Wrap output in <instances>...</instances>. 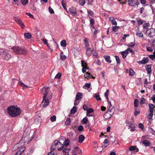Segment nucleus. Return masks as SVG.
Masks as SVG:
<instances>
[{
  "instance_id": "nucleus-1",
  "label": "nucleus",
  "mask_w": 155,
  "mask_h": 155,
  "mask_svg": "<svg viewBox=\"0 0 155 155\" xmlns=\"http://www.w3.org/2000/svg\"><path fill=\"white\" fill-rule=\"evenodd\" d=\"M21 110L19 107L12 106L8 108V114L12 117H16L20 114Z\"/></svg>"
},
{
  "instance_id": "nucleus-2",
  "label": "nucleus",
  "mask_w": 155,
  "mask_h": 155,
  "mask_svg": "<svg viewBox=\"0 0 155 155\" xmlns=\"http://www.w3.org/2000/svg\"><path fill=\"white\" fill-rule=\"evenodd\" d=\"M25 143V141L21 140L18 143H17L15 145L14 148L18 150L15 155H20L22 154L25 149V147L24 146Z\"/></svg>"
},
{
  "instance_id": "nucleus-3",
  "label": "nucleus",
  "mask_w": 155,
  "mask_h": 155,
  "mask_svg": "<svg viewBox=\"0 0 155 155\" xmlns=\"http://www.w3.org/2000/svg\"><path fill=\"white\" fill-rule=\"evenodd\" d=\"M48 87H44L42 88L40 90V92L43 93L44 94L43 101L41 102L42 105L44 107H46L49 104L48 100L47 99H46L47 94L48 92Z\"/></svg>"
},
{
  "instance_id": "nucleus-4",
  "label": "nucleus",
  "mask_w": 155,
  "mask_h": 155,
  "mask_svg": "<svg viewBox=\"0 0 155 155\" xmlns=\"http://www.w3.org/2000/svg\"><path fill=\"white\" fill-rule=\"evenodd\" d=\"M12 49L13 52L18 54L25 55L27 54V51L22 47L15 46L12 47Z\"/></svg>"
},
{
  "instance_id": "nucleus-5",
  "label": "nucleus",
  "mask_w": 155,
  "mask_h": 155,
  "mask_svg": "<svg viewBox=\"0 0 155 155\" xmlns=\"http://www.w3.org/2000/svg\"><path fill=\"white\" fill-rule=\"evenodd\" d=\"M0 55L3 59L8 60L11 58V55L7 51L3 49L0 50Z\"/></svg>"
},
{
  "instance_id": "nucleus-6",
  "label": "nucleus",
  "mask_w": 155,
  "mask_h": 155,
  "mask_svg": "<svg viewBox=\"0 0 155 155\" xmlns=\"http://www.w3.org/2000/svg\"><path fill=\"white\" fill-rule=\"evenodd\" d=\"M30 131L28 130H26L25 131L23 135V137L21 140L26 142L28 140L30 136Z\"/></svg>"
},
{
  "instance_id": "nucleus-7",
  "label": "nucleus",
  "mask_w": 155,
  "mask_h": 155,
  "mask_svg": "<svg viewBox=\"0 0 155 155\" xmlns=\"http://www.w3.org/2000/svg\"><path fill=\"white\" fill-rule=\"evenodd\" d=\"M155 30L153 28H150L147 31L145 34L150 37H152L154 34Z\"/></svg>"
},
{
  "instance_id": "nucleus-8",
  "label": "nucleus",
  "mask_w": 155,
  "mask_h": 155,
  "mask_svg": "<svg viewBox=\"0 0 155 155\" xmlns=\"http://www.w3.org/2000/svg\"><path fill=\"white\" fill-rule=\"evenodd\" d=\"M14 20L15 21H16L17 23L19 24L22 29L24 28L25 26L24 24L21 21L19 18H15Z\"/></svg>"
},
{
  "instance_id": "nucleus-9",
  "label": "nucleus",
  "mask_w": 155,
  "mask_h": 155,
  "mask_svg": "<svg viewBox=\"0 0 155 155\" xmlns=\"http://www.w3.org/2000/svg\"><path fill=\"white\" fill-rule=\"evenodd\" d=\"M145 137H146L145 136H143L141 137V139L142 140V143L145 146H149L150 145V143L148 140H144Z\"/></svg>"
},
{
  "instance_id": "nucleus-10",
  "label": "nucleus",
  "mask_w": 155,
  "mask_h": 155,
  "mask_svg": "<svg viewBox=\"0 0 155 155\" xmlns=\"http://www.w3.org/2000/svg\"><path fill=\"white\" fill-rule=\"evenodd\" d=\"M129 5L131 6H134L136 5H138L139 3L138 0H128Z\"/></svg>"
},
{
  "instance_id": "nucleus-11",
  "label": "nucleus",
  "mask_w": 155,
  "mask_h": 155,
  "mask_svg": "<svg viewBox=\"0 0 155 155\" xmlns=\"http://www.w3.org/2000/svg\"><path fill=\"white\" fill-rule=\"evenodd\" d=\"M61 138H60L58 141V146L57 147V148H58V150L59 151H61L62 150L63 147H64V145L63 142H61Z\"/></svg>"
},
{
  "instance_id": "nucleus-12",
  "label": "nucleus",
  "mask_w": 155,
  "mask_h": 155,
  "mask_svg": "<svg viewBox=\"0 0 155 155\" xmlns=\"http://www.w3.org/2000/svg\"><path fill=\"white\" fill-rule=\"evenodd\" d=\"M58 141L57 140H55L54 142L52 144L50 149L51 150H54L55 149L57 145H58Z\"/></svg>"
},
{
  "instance_id": "nucleus-13",
  "label": "nucleus",
  "mask_w": 155,
  "mask_h": 155,
  "mask_svg": "<svg viewBox=\"0 0 155 155\" xmlns=\"http://www.w3.org/2000/svg\"><path fill=\"white\" fill-rule=\"evenodd\" d=\"M149 61V58L148 57L144 58L142 61H139L138 63L141 64H145L147 63Z\"/></svg>"
},
{
  "instance_id": "nucleus-14",
  "label": "nucleus",
  "mask_w": 155,
  "mask_h": 155,
  "mask_svg": "<svg viewBox=\"0 0 155 155\" xmlns=\"http://www.w3.org/2000/svg\"><path fill=\"white\" fill-rule=\"evenodd\" d=\"M129 150L131 151L135 150V152H137L139 151L138 149L135 146H131L129 148Z\"/></svg>"
},
{
  "instance_id": "nucleus-15",
  "label": "nucleus",
  "mask_w": 155,
  "mask_h": 155,
  "mask_svg": "<svg viewBox=\"0 0 155 155\" xmlns=\"http://www.w3.org/2000/svg\"><path fill=\"white\" fill-rule=\"evenodd\" d=\"M86 54L89 56L91 55L92 53V51L91 50L90 48H86Z\"/></svg>"
},
{
  "instance_id": "nucleus-16",
  "label": "nucleus",
  "mask_w": 155,
  "mask_h": 155,
  "mask_svg": "<svg viewBox=\"0 0 155 155\" xmlns=\"http://www.w3.org/2000/svg\"><path fill=\"white\" fill-rule=\"evenodd\" d=\"M112 114H113L107 112L104 114V117L106 119H108L110 118Z\"/></svg>"
},
{
  "instance_id": "nucleus-17",
  "label": "nucleus",
  "mask_w": 155,
  "mask_h": 155,
  "mask_svg": "<svg viewBox=\"0 0 155 155\" xmlns=\"http://www.w3.org/2000/svg\"><path fill=\"white\" fill-rule=\"evenodd\" d=\"M109 20L113 25H117V22L113 17H110L109 18Z\"/></svg>"
},
{
  "instance_id": "nucleus-18",
  "label": "nucleus",
  "mask_w": 155,
  "mask_h": 155,
  "mask_svg": "<svg viewBox=\"0 0 155 155\" xmlns=\"http://www.w3.org/2000/svg\"><path fill=\"white\" fill-rule=\"evenodd\" d=\"M104 58L105 59L106 61L109 63H110L111 62V60L110 59V57L108 55H105L104 56Z\"/></svg>"
},
{
  "instance_id": "nucleus-19",
  "label": "nucleus",
  "mask_w": 155,
  "mask_h": 155,
  "mask_svg": "<svg viewBox=\"0 0 155 155\" xmlns=\"http://www.w3.org/2000/svg\"><path fill=\"white\" fill-rule=\"evenodd\" d=\"M149 107L150 111L153 112L154 108H155V106L152 104H149Z\"/></svg>"
},
{
  "instance_id": "nucleus-20",
  "label": "nucleus",
  "mask_w": 155,
  "mask_h": 155,
  "mask_svg": "<svg viewBox=\"0 0 155 155\" xmlns=\"http://www.w3.org/2000/svg\"><path fill=\"white\" fill-rule=\"evenodd\" d=\"M150 113L147 116V118L148 119L149 121H150L152 120V118L153 116V112L150 111Z\"/></svg>"
},
{
  "instance_id": "nucleus-21",
  "label": "nucleus",
  "mask_w": 155,
  "mask_h": 155,
  "mask_svg": "<svg viewBox=\"0 0 155 155\" xmlns=\"http://www.w3.org/2000/svg\"><path fill=\"white\" fill-rule=\"evenodd\" d=\"M114 111V108L113 106H110L109 107L108 110L107 112L113 114Z\"/></svg>"
},
{
  "instance_id": "nucleus-22",
  "label": "nucleus",
  "mask_w": 155,
  "mask_h": 155,
  "mask_svg": "<svg viewBox=\"0 0 155 155\" xmlns=\"http://www.w3.org/2000/svg\"><path fill=\"white\" fill-rule=\"evenodd\" d=\"M84 77L87 79H89L91 78H94L93 77L92 75L87 72H86V74L84 75Z\"/></svg>"
},
{
  "instance_id": "nucleus-23",
  "label": "nucleus",
  "mask_w": 155,
  "mask_h": 155,
  "mask_svg": "<svg viewBox=\"0 0 155 155\" xmlns=\"http://www.w3.org/2000/svg\"><path fill=\"white\" fill-rule=\"evenodd\" d=\"M82 94L81 93H78L76 97V100H79L82 98Z\"/></svg>"
},
{
  "instance_id": "nucleus-24",
  "label": "nucleus",
  "mask_w": 155,
  "mask_h": 155,
  "mask_svg": "<svg viewBox=\"0 0 155 155\" xmlns=\"http://www.w3.org/2000/svg\"><path fill=\"white\" fill-rule=\"evenodd\" d=\"M85 139L84 137V135H81L78 137V141L79 143H82Z\"/></svg>"
},
{
  "instance_id": "nucleus-25",
  "label": "nucleus",
  "mask_w": 155,
  "mask_h": 155,
  "mask_svg": "<svg viewBox=\"0 0 155 155\" xmlns=\"http://www.w3.org/2000/svg\"><path fill=\"white\" fill-rule=\"evenodd\" d=\"M70 12L73 14H75L76 13V9L75 8L72 7L69 9Z\"/></svg>"
},
{
  "instance_id": "nucleus-26",
  "label": "nucleus",
  "mask_w": 155,
  "mask_h": 155,
  "mask_svg": "<svg viewBox=\"0 0 155 155\" xmlns=\"http://www.w3.org/2000/svg\"><path fill=\"white\" fill-rule=\"evenodd\" d=\"M138 23V24L139 25H140L143 24L145 21L141 19L140 18H138L136 19Z\"/></svg>"
},
{
  "instance_id": "nucleus-27",
  "label": "nucleus",
  "mask_w": 155,
  "mask_h": 155,
  "mask_svg": "<svg viewBox=\"0 0 155 155\" xmlns=\"http://www.w3.org/2000/svg\"><path fill=\"white\" fill-rule=\"evenodd\" d=\"M121 53L122 57L124 58H125L126 57L128 54V53L126 51V50L125 51H122L121 52Z\"/></svg>"
},
{
  "instance_id": "nucleus-28",
  "label": "nucleus",
  "mask_w": 155,
  "mask_h": 155,
  "mask_svg": "<svg viewBox=\"0 0 155 155\" xmlns=\"http://www.w3.org/2000/svg\"><path fill=\"white\" fill-rule=\"evenodd\" d=\"M25 37L27 39H30L31 37V34L29 33H26L24 34Z\"/></svg>"
},
{
  "instance_id": "nucleus-29",
  "label": "nucleus",
  "mask_w": 155,
  "mask_h": 155,
  "mask_svg": "<svg viewBox=\"0 0 155 155\" xmlns=\"http://www.w3.org/2000/svg\"><path fill=\"white\" fill-rule=\"evenodd\" d=\"M147 71L148 74H150L151 71V66L150 65H148L147 67Z\"/></svg>"
},
{
  "instance_id": "nucleus-30",
  "label": "nucleus",
  "mask_w": 155,
  "mask_h": 155,
  "mask_svg": "<svg viewBox=\"0 0 155 155\" xmlns=\"http://www.w3.org/2000/svg\"><path fill=\"white\" fill-rule=\"evenodd\" d=\"M63 142H62L63 143L64 145L66 146H68L69 143V140H66L64 138L63 139Z\"/></svg>"
},
{
  "instance_id": "nucleus-31",
  "label": "nucleus",
  "mask_w": 155,
  "mask_h": 155,
  "mask_svg": "<svg viewBox=\"0 0 155 155\" xmlns=\"http://www.w3.org/2000/svg\"><path fill=\"white\" fill-rule=\"evenodd\" d=\"M129 127L131 128L130 130L133 131L135 130V126L134 124H131L129 125Z\"/></svg>"
},
{
  "instance_id": "nucleus-32",
  "label": "nucleus",
  "mask_w": 155,
  "mask_h": 155,
  "mask_svg": "<svg viewBox=\"0 0 155 155\" xmlns=\"http://www.w3.org/2000/svg\"><path fill=\"white\" fill-rule=\"evenodd\" d=\"M88 120L87 117H86L82 120L81 122L83 124H85L87 123Z\"/></svg>"
},
{
  "instance_id": "nucleus-33",
  "label": "nucleus",
  "mask_w": 155,
  "mask_h": 155,
  "mask_svg": "<svg viewBox=\"0 0 155 155\" xmlns=\"http://www.w3.org/2000/svg\"><path fill=\"white\" fill-rule=\"evenodd\" d=\"M84 43L85 46L86 47V48H89L88 47L89 45L87 39L86 38L84 39Z\"/></svg>"
},
{
  "instance_id": "nucleus-34",
  "label": "nucleus",
  "mask_w": 155,
  "mask_h": 155,
  "mask_svg": "<svg viewBox=\"0 0 155 155\" xmlns=\"http://www.w3.org/2000/svg\"><path fill=\"white\" fill-rule=\"evenodd\" d=\"M61 45L62 47H65L66 45V41L65 40L62 41L61 42Z\"/></svg>"
},
{
  "instance_id": "nucleus-35",
  "label": "nucleus",
  "mask_w": 155,
  "mask_h": 155,
  "mask_svg": "<svg viewBox=\"0 0 155 155\" xmlns=\"http://www.w3.org/2000/svg\"><path fill=\"white\" fill-rule=\"evenodd\" d=\"M94 97L98 101H100L101 100V98L100 97L99 95L98 94H95L94 95Z\"/></svg>"
},
{
  "instance_id": "nucleus-36",
  "label": "nucleus",
  "mask_w": 155,
  "mask_h": 155,
  "mask_svg": "<svg viewBox=\"0 0 155 155\" xmlns=\"http://www.w3.org/2000/svg\"><path fill=\"white\" fill-rule=\"evenodd\" d=\"M94 112V110L93 109L91 108H89L87 110V114L88 116H90V115H88V114L92 113Z\"/></svg>"
},
{
  "instance_id": "nucleus-37",
  "label": "nucleus",
  "mask_w": 155,
  "mask_h": 155,
  "mask_svg": "<svg viewBox=\"0 0 155 155\" xmlns=\"http://www.w3.org/2000/svg\"><path fill=\"white\" fill-rule=\"evenodd\" d=\"M139 104V101L137 99H135L134 101V106L137 107H138Z\"/></svg>"
},
{
  "instance_id": "nucleus-38",
  "label": "nucleus",
  "mask_w": 155,
  "mask_h": 155,
  "mask_svg": "<svg viewBox=\"0 0 155 155\" xmlns=\"http://www.w3.org/2000/svg\"><path fill=\"white\" fill-rule=\"evenodd\" d=\"M76 111V109L75 107H74L71 110V114H74Z\"/></svg>"
},
{
  "instance_id": "nucleus-39",
  "label": "nucleus",
  "mask_w": 155,
  "mask_h": 155,
  "mask_svg": "<svg viewBox=\"0 0 155 155\" xmlns=\"http://www.w3.org/2000/svg\"><path fill=\"white\" fill-rule=\"evenodd\" d=\"M79 3L80 5L83 6L85 4L84 0H79Z\"/></svg>"
},
{
  "instance_id": "nucleus-40",
  "label": "nucleus",
  "mask_w": 155,
  "mask_h": 155,
  "mask_svg": "<svg viewBox=\"0 0 155 155\" xmlns=\"http://www.w3.org/2000/svg\"><path fill=\"white\" fill-rule=\"evenodd\" d=\"M81 66L83 68H85L87 65V63L83 60L81 61Z\"/></svg>"
},
{
  "instance_id": "nucleus-41",
  "label": "nucleus",
  "mask_w": 155,
  "mask_h": 155,
  "mask_svg": "<svg viewBox=\"0 0 155 155\" xmlns=\"http://www.w3.org/2000/svg\"><path fill=\"white\" fill-rule=\"evenodd\" d=\"M60 57L62 60H65L67 58V57L66 56H65L64 54H61L60 55Z\"/></svg>"
},
{
  "instance_id": "nucleus-42",
  "label": "nucleus",
  "mask_w": 155,
  "mask_h": 155,
  "mask_svg": "<svg viewBox=\"0 0 155 155\" xmlns=\"http://www.w3.org/2000/svg\"><path fill=\"white\" fill-rule=\"evenodd\" d=\"M28 0H21V3L24 5H26L28 3Z\"/></svg>"
},
{
  "instance_id": "nucleus-43",
  "label": "nucleus",
  "mask_w": 155,
  "mask_h": 155,
  "mask_svg": "<svg viewBox=\"0 0 155 155\" xmlns=\"http://www.w3.org/2000/svg\"><path fill=\"white\" fill-rule=\"evenodd\" d=\"M56 117L55 115H53L50 117V120L52 122H53L56 121Z\"/></svg>"
},
{
  "instance_id": "nucleus-44",
  "label": "nucleus",
  "mask_w": 155,
  "mask_h": 155,
  "mask_svg": "<svg viewBox=\"0 0 155 155\" xmlns=\"http://www.w3.org/2000/svg\"><path fill=\"white\" fill-rule=\"evenodd\" d=\"M150 26V24L149 23H145L143 26V28L144 29H147Z\"/></svg>"
},
{
  "instance_id": "nucleus-45",
  "label": "nucleus",
  "mask_w": 155,
  "mask_h": 155,
  "mask_svg": "<svg viewBox=\"0 0 155 155\" xmlns=\"http://www.w3.org/2000/svg\"><path fill=\"white\" fill-rule=\"evenodd\" d=\"M115 58L117 63L118 64H120V60L119 57L115 55Z\"/></svg>"
},
{
  "instance_id": "nucleus-46",
  "label": "nucleus",
  "mask_w": 155,
  "mask_h": 155,
  "mask_svg": "<svg viewBox=\"0 0 155 155\" xmlns=\"http://www.w3.org/2000/svg\"><path fill=\"white\" fill-rule=\"evenodd\" d=\"M91 86V84L90 83H87L85 84V85H84L83 86V88L84 89H86V87L87 88H90Z\"/></svg>"
},
{
  "instance_id": "nucleus-47",
  "label": "nucleus",
  "mask_w": 155,
  "mask_h": 155,
  "mask_svg": "<svg viewBox=\"0 0 155 155\" xmlns=\"http://www.w3.org/2000/svg\"><path fill=\"white\" fill-rule=\"evenodd\" d=\"M126 51L128 53V51H130L131 53L132 54H134V51L131 49L130 48H128L126 50Z\"/></svg>"
},
{
  "instance_id": "nucleus-48",
  "label": "nucleus",
  "mask_w": 155,
  "mask_h": 155,
  "mask_svg": "<svg viewBox=\"0 0 155 155\" xmlns=\"http://www.w3.org/2000/svg\"><path fill=\"white\" fill-rule=\"evenodd\" d=\"M136 35L140 38H142L143 37V34L141 32L140 33H137Z\"/></svg>"
},
{
  "instance_id": "nucleus-49",
  "label": "nucleus",
  "mask_w": 155,
  "mask_h": 155,
  "mask_svg": "<svg viewBox=\"0 0 155 155\" xmlns=\"http://www.w3.org/2000/svg\"><path fill=\"white\" fill-rule=\"evenodd\" d=\"M70 118H68L66 120V121L65 122V124L66 125H68L70 124Z\"/></svg>"
},
{
  "instance_id": "nucleus-50",
  "label": "nucleus",
  "mask_w": 155,
  "mask_h": 155,
  "mask_svg": "<svg viewBox=\"0 0 155 155\" xmlns=\"http://www.w3.org/2000/svg\"><path fill=\"white\" fill-rule=\"evenodd\" d=\"M119 28V27L118 26H113L112 27V30L114 32L116 31V30H118Z\"/></svg>"
},
{
  "instance_id": "nucleus-51",
  "label": "nucleus",
  "mask_w": 155,
  "mask_h": 155,
  "mask_svg": "<svg viewBox=\"0 0 155 155\" xmlns=\"http://www.w3.org/2000/svg\"><path fill=\"white\" fill-rule=\"evenodd\" d=\"M134 73V71L131 69L129 70V74L130 76H133Z\"/></svg>"
},
{
  "instance_id": "nucleus-52",
  "label": "nucleus",
  "mask_w": 155,
  "mask_h": 155,
  "mask_svg": "<svg viewBox=\"0 0 155 155\" xmlns=\"http://www.w3.org/2000/svg\"><path fill=\"white\" fill-rule=\"evenodd\" d=\"M145 99L144 98L142 97L141 99L140 104L141 105L144 104L145 102Z\"/></svg>"
},
{
  "instance_id": "nucleus-53",
  "label": "nucleus",
  "mask_w": 155,
  "mask_h": 155,
  "mask_svg": "<svg viewBox=\"0 0 155 155\" xmlns=\"http://www.w3.org/2000/svg\"><path fill=\"white\" fill-rule=\"evenodd\" d=\"M61 76V74L60 73H58L55 76V78L59 79L60 78Z\"/></svg>"
},
{
  "instance_id": "nucleus-54",
  "label": "nucleus",
  "mask_w": 155,
  "mask_h": 155,
  "mask_svg": "<svg viewBox=\"0 0 155 155\" xmlns=\"http://www.w3.org/2000/svg\"><path fill=\"white\" fill-rule=\"evenodd\" d=\"M69 150V149H68L67 148H64V149L63 152L67 154H68Z\"/></svg>"
},
{
  "instance_id": "nucleus-55",
  "label": "nucleus",
  "mask_w": 155,
  "mask_h": 155,
  "mask_svg": "<svg viewBox=\"0 0 155 155\" xmlns=\"http://www.w3.org/2000/svg\"><path fill=\"white\" fill-rule=\"evenodd\" d=\"M138 127L142 129H143L144 128V126L143 124L140 123L138 125Z\"/></svg>"
},
{
  "instance_id": "nucleus-56",
  "label": "nucleus",
  "mask_w": 155,
  "mask_h": 155,
  "mask_svg": "<svg viewBox=\"0 0 155 155\" xmlns=\"http://www.w3.org/2000/svg\"><path fill=\"white\" fill-rule=\"evenodd\" d=\"M48 9L49 12L51 14H52L54 13L53 9L50 7H49Z\"/></svg>"
},
{
  "instance_id": "nucleus-57",
  "label": "nucleus",
  "mask_w": 155,
  "mask_h": 155,
  "mask_svg": "<svg viewBox=\"0 0 155 155\" xmlns=\"http://www.w3.org/2000/svg\"><path fill=\"white\" fill-rule=\"evenodd\" d=\"M26 14L28 16H29L31 18H33L34 19V17L30 13H26Z\"/></svg>"
},
{
  "instance_id": "nucleus-58",
  "label": "nucleus",
  "mask_w": 155,
  "mask_h": 155,
  "mask_svg": "<svg viewBox=\"0 0 155 155\" xmlns=\"http://www.w3.org/2000/svg\"><path fill=\"white\" fill-rule=\"evenodd\" d=\"M109 94V90H107L104 94L105 97H108Z\"/></svg>"
},
{
  "instance_id": "nucleus-59",
  "label": "nucleus",
  "mask_w": 155,
  "mask_h": 155,
  "mask_svg": "<svg viewBox=\"0 0 155 155\" xmlns=\"http://www.w3.org/2000/svg\"><path fill=\"white\" fill-rule=\"evenodd\" d=\"M83 129V127L82 126L80 125L78 128V130L80 131H81Z\"/></svg>"
},
{
  "instance_id": "nucleus-60",
  "label": "nucleus",
  "mask_w": 155,
  "mask_h": 155,
  "mask_svg": "<svg viewBox=\"0 0 155 155\" xmlns=\"http://www.w3.org/2000/svg\"><path fill=\"white\" fill-rule=\"evenodd\" d=\"M51 151L48 153V155H54V150H51Z\"/></svg>"
},
{
  "instance_id": "nucleus-61",
  "label": "nucleus",
  "mask_w": 155,
  "mask_h": 155,
  "mask_svg": "<svg viewBox=\"0 0 155 155\" xmlns=\"http://www.w3.org/2000/svg\"><path fill=\"white\" fill-rule=\"evenodd\" d=\"M149 57L152 60H154L155 58V55H150Z\"/></svg>"
},
{
  "instance_id": "nucleus-62",
  "label": "nucleus",
  "mask_w": 155,
  "mask_h": 155,
  "mask_svg": "<svg viewBox=\"0 0 155 155\" xmlns=\"http://www.w3.org/2000/svg\"><path fill=\"white\" fill-rule=\"evenodd\" d=\"M147 50L150 52H152L153 51V49L150 47H147Z\"/></svg>"
},
{
  "instance_id": "nucleus-63",
  "label": "nucleus",
  "mask_w": 155,
  "mask_h": 155,
  "mask_svg": "<svg viewBox=\"0 0 155 155\" xmlns=\"http://www.w3.org/2000/svg\"><path fill=\"white\" fill-rule=\"evenodd\" d=\"M20 85L21 86H22L23 88H25V87L27 88V86L26 85H25L23 83H20Z\"/></svg>"
},
{
  "instance_id": "nucleus-64",
  "label": "nucleus",
  "mask_w": 155,
  "mask_h": 155,
  "mask_svg": "<svg viewBox=\"0 0 155 155\" xmlns=\"http://www.w3.org/2000/svg\"><path fill=\"white\" fill-rule=\"evenodd\" d=\"M90 23L91 25H93L94 24V21L93 19L91 18L90 20Z\"/></svg>"
}]
</instances>
